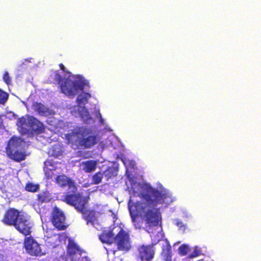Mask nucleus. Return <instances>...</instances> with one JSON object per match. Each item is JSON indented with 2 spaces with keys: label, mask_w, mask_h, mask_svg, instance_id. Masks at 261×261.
<instances>
[{
  "label": "nucleus",
  "mask_w": 261,
  "mask_h": 261,
  "mask_svg": "<svg viewBox=\"0 0 261 261\" xmlns=\"http://www.w3.org/2000/svg\"><path fill=\"white\" fill-rule=\"evenodd\" d=\"M142 189L143 191L138 194L141 200L133 202L129 200L128 203L132 221L137 228L142 227L143 222L146 226H156L162 218L155 207L159 204H164L169 197L166 192L153 188L148 184L143 185Z\"/></svg>",
  "instance_id": "f257e3e1"
},
{
  "label": "nucleus",
  "mask_w": 261,
  "mask_h": 261,
  "mask_svg": "<svg viewBox=\"0 0 261 261\" xmlns=\"http://www.w3.org/2000/svg\"><path fill=\"white\" fill-rule=\"evenodd\" d=\"M67 144L71 146H80L84 148H90L96 145L98 141V135L92 129L86 126H76L70 133L65 135Z\"/></svg>",
  "instance_id": "f03ea898"
},
{
  "label": "nucleus",
  "mask_w": 261,
  "mask_h": 261,
  "mask_svg": "<svg viewBox=\"0 0 261 261\" xmlns=\"http://www.w3.org/2000/svg\"><path fill=\"white\" fill-rule=\"evenodd\" d=\"M56 80L60 84L61 92L69 97L73 98L79 91H83L86 85L83 77L80 75H70L68 77L62 81V76L58 72L56 73Z\"/></svg>",
  "instance_id": "7ed1b4c3"
},
{
  "label": "nucleus",
  "mask_w": 261,
  "mask_h": 261,
  "mask_svg": "<svg viewBox=\"0 0 261 261\" xmlns=\"http://www.w3.org/2000/svg\"><path fill=\"white\" fill-rule=\"evenodd\" d=\"M22 143L23 140L16 136H12L9 139L6 147V153L9 159L17 162L25 160V154L20 150Z\"/></svg>",
  "instance_id": "20e7f679"
},
{
  "label": "nucleus",
  "mask_w": 261,
  "mask_h": 261,
  "mask_svg": "<svg viewBox=\"0 0 261 261\" xmlns=\"http://www.w3.org/2000/svg\"><path fill=\"white\" fill-rule=\"evenodd\" d=\"M23 248L31 256L40 257L45 254L39 244L32 236L26 237L23 241Z\"/></svg>",
  "instance_id": "39448f33"
},
{
  "label": "nucleus",
  "mask_w": 261,
  "mask_h": 261,
  "mask_svg": "<svg viewBox=\"0 0 261 261\" xmlns=\"http://www.w3.org/2000/svg\"><path fill=\"white\" fill-rule=\"evenodd\" d=\"M89 197H84L80 193H66L63 196L62 200L67 204L73 206L78 210L83 205H87Z\"/></svg>",
  "instance_id": "423d86ee"
},
{
  "label": "nucleus",
  "mask_w": 261,
  "mask_h": 261,
  "mask_svg": "<svg viewBox=\"0 0 261 261\" xmlns=\"http://www.w3.org/2000/svg\"><path fill=\"white\" fill-rule=\"evenodd\" d=\"M114 243L119 250L128 251L131 248L129 234L121 229L114 238Z\"/></svg>",
  "instance_id": "0eeeda50"
},
{
  "label": "nucleus",
  "mask_w": 261,
  "mask_h": 261,
  "mask_svg": "<svg viewBox=\"0 0 261 261\" xmlns=\"http://www.w3.org/2000/svg\"><path fill=\"white\" fill-rule=\"evenodd\" d=\"M50 220L58 230H64L67 227V225H65V217L63 212L57 206L53 208Z\"/></svg>",
  "instance_id": "6e6552de"
},
{
  "label": "nucleus",
  "mask_w": 261,
  "mask_h": 261,
  "mask_svg": "<svg viewBox=\"0 0 261 261\" xmlns=\"http://www.w3.org/2000/svg\"><path fill=\"white\" fill-rule=\"evenodd\" d=\"M14 226L20 233L25 237L30 235L31 233V225L30 221L27 217L23 214L20 215Z\"/></svg>",
  "instance_id": "1a4fd4ad"
},
{
  "label": "nucleus",
  "mask_w": 261,
  "mask_h": 261,
  "mask_svg": "<svg viewBox=\"0 0 261 261\" xmlns=\"http://www.w3.org/2000/svg\"><path fill=\"white\" fill-rule=\"evenodd\" d=\"M20 215L18 210L14 208H9L5 212L2 221L6 225L14 226Z\"/></svg>",
  "instance_id": "9d476101"
},
{
  "label": "nucleus",
  "mask_w": 261,
  "mask_h": 261,
  "mask_svg": "<svg viewBox=\"0 0 261 261\" xmlns=\"http://www.w3.org/2000/svg\"><path fill=\"white\" fill-rule=\"evenodd\" d=\"M139 257L141 260L151 261L154 257L155 250L153 245H142L138 248Z\"/></svg>",
  "instance_id": "9b49d317"
},
{
  "label": "nucleus",
  "mask_w": 261,
  "mask_h": 261,
  "mask_svg": "<svg viewBox=\"0 0 261 261\" xmlns=\"http://www.w3.org/2000/svg\"><path fill=\"white\" fill-rule=\"evenodd\" d=\"M56 184L62 188L67 187L74 192L76 190V187L74 181L64 174L57 175L55 178Z\"/></svg>",
  "instance_id": "f8f14e48"
},
{
  "label": "nucleus",
  "mask_w": 261,
  "mask_h": 261,
  "mask_svg": "<svg viewBox=\"0 0 261 261\" xmlns=\"http://www.w3.org/2000/svg\"><path fill=\"white\" fill-rule=\"evenodd\" d=\"M28 125L29 126V132L31 131L37 134H40L44 132V125L37 119L30 116L28 118Z\"/></svg>",
  "instance_id": "ddd939ff"
},
{
  "label": "nucleus",
  "mask_w": 261,
  "mask_h": 261,
  "mask_svg": "<svg viewBox=\"0 0 261 261\" xmlns=\"http://www.w3.org/2000/svg\"><path fill=\"white\" fill-rule=\"evenodd\" d=\"M87 205H83L77 211L82 214L83 218L86 221V223H93L96 220V212L93 210L86 208Z\"/></svg>",
  "instance_id": "4468645a"
},
{
  "label": "nucleus",
  "mask_w": 261,
  "mask_h": 261,
  "mask_svg": "<svg viewBox=\"0 0 261 261\" xmlns=\"http://www.w3.org/2000/svg\"><path fill=\"white\" fill-rule=\"evenodd\" d=\"M83 250L73 241L69 240L67 246V253L69 256L73 257L76 254L81 255Z\"/></svg>",
  "instance_id": "2eb2a0df"
},
{
  "label": "nucleus",
  "mask_w": 261,
  "mask_h": 261,
  "mask_svg": "<svg viewBox=\"0 0 261 261\" xmlns=\"http://www.w3.org/2000/svg\"><path fill=\"white\" fill-rule=\"evenodd\" d=\"M97 161L93 160L83 161L81 163L82 170L86 173H90L95 171Z\"/></svg>",
  "instance_id": "dca6fc26"
},
{
  "label": "nucleus",
  "mask_w": 261,
  "mask_h": 261,
  "mask_svg": "<svg viewBox=\"0 0 261 261\" xmlns=\"http://www.w3.org/2000/svg\"><path fill=\"white\" fill-rule=\"evenodd\" d=\"M51 199L50 194L48 191H42L37 194L36 201L38 205H41L43 203L49 202Z\"/></svg>",
  "instance_id": "f3484780"
},
{
  "label": "nucleus",
  "mask_w": 261,
  "mask_h": 261,
  "mask_svg": "<svg viewBox=\"0 0 261 261\" xmlns=\"http://www.w3.org/2000/svg\"><path fill=\"white\" fill-rule=\"evenodd\" d=\"M77 111L84 122L86 123H89V121L92 120V117L86 107L85 106H79Z\"/></svg>",
  "instance_id": "a211bd4d"
},
{
  "label": "nucleus",
  "mask_w": 261,
  "mask_h": 261,
  "mask_svg": "<svg viewBox=\"0 0 261 261\" xmlns=\"http://www.w3.org/2000/svg\"><path fill=\"white\" fill-rule=\"evenodd\" d=\"M32 109L39 115L43 116L48 112V109L41 102H34L32 106Z\"/></svg>",
  "instance_id": "6ab92c4d"
},
{
  "label": "nucleus",
  "mask_w": 261,
  "mask_h": 261,
  "mask_svg": "<svg viewBox=\"0 0 261 261\" xmlns=\"http://www.w3.org/2000/svg\"><path fill=\"white\" fill-rule=\"evenodd\" d=\"M114 234L112 231H104L99 236V239L102 243L110 244L114 240Z\"/></svg>",
  "instance_id": "aec40b11"
},
{
  "label": "nucleus",
  "mask_w": 261,
  "mask_h": 261,
  "mask_svg": "<svg viewBox=\"0 0 261 261\" xmlns=\"http://www.w3.org/2000/svg\"><path fill=\"white\" fill-rule=\"evenodd\" d=\"M91 97V94L88 92H83L76 98V102L79 106L85 105L88 103L89 99Z\"/></svg>",
  "instance_id": "412c9836"
},
{
  "label": "nucleus",
  "mask_w": 261,
  "mask_h": 261,
  "mask_svg": "<svg viewBox=\"0 0 261 261\" xmlns=\"http://www.w3.org/2000/svg\"><path fill=\"white\" fill-rule=\"evenodd\" d=\"M162 255L165 261H172L171 247L170 244L162 248Z\"/></svg>",
  "instance_id": "4be33fe9"
},
{
  "label": "nucleus",
  "mask_w": 261,
  "mask_h": 261,
  "mask_svg": "<svg viewBox=\"0 0 261 261\" xmlns=\"http://www.w3.org/2000/svg\"><path fill=\"white\" fill-rule=\"evenodd\" d=\"M27 124H28V119L27 120L23 117L19 118L18 120V125L21 128L22 134H26L29 133V130L24 127L25 125Z\"/></svg>",
  "instance_id": "5701e85b"
},
{
  "label": "nucleus",
  "mask_w": 261,
  "mask_h": 261,
  "mask_svg": "<svg viewBox=\"0 0 261 261\" xmlns=\"http://www.w3.org/2000/svg\"><path fill=\"white\" fill-rule=\"evenodd\" d=\"M24 189L28 192L34 193L39 190V185L29 182L26 184Z\"/></svg>",
  "instance_id": "b1692460"
},
{
  "label": "nucleus",
  "mask_w": 261,
  "mask_h": 261,
  "mask_svg": "<svg viewBox=\"0 0 261 261\" xmlns=\"http://www.w3.org/2000/svg\"><path fill=\"white\" fill-rule=\"evenodd\" d=\"M102 178V173L100 172H97L92 176V182L95 185L99 184L101 182Z\"/></svg>",
  "instance_id": "393cba45"
},
{
  "label": "nucleus",
  "mask_w": 261,
  "mask_h": 261,
  "mask_svg": "<svg viewBox=\"0 0 261 261\" xmlns=\"http://www.w3.org/2000/svg\"><path fill=\"white\" fill-rule=\"evenodd\" d=\"M202 254L200 249L198 247H195L193 251L189 255V258H194Z\"/></svg>",
  "instance_id": "a878e982"
},
{
  "label": "nucleus",
  "mask_w": 261,
  "mask_h": 261,
  "mask_svg": "<svg viewBox=\"0 0 261 261\" xmlns=\"http://www.w3.org/2000/svg\"><path fill=\"white\" fill-rule=\"evenodd\" d=\"M8 98V94L0 89V104H5Z\"/></svg>",
  "instance_id": "bb28decb"
},
{
  "label": "nucleus",
  "mask_w": 261,
  "mask_h": 261,
  "mask_svg": "<svg viewBox=\"0 0 261 261\" xmlns=\"http://www.w3.org/2000/svg\"><path fill=\"white\" fill-rule=\"evenodd\" d=\"M189 247L187 245H181L178 248V251L180 255H185L188 253Z\"/></svg>",
  "instance_id": "cd10ccee"
},
{
  "label": "nucleus",
  "mask_w": 261,
  "mask_h": 261,
  "mask_svg": "<svg viewBox=\"0 0 261 261\" xmlns=\"http://www.w3.org/2000/svg\"><path fill=\"white\" fill-rule=\"evenodd\" d=\"M4 81L7 84L10 85L11 83V79L7 71H5L3 77Z\"/></svg>",
  "instance_id": "c85d7f7f"
},
{
  "label": "nucleus",
  "mask_w": 261,
  "mask_h": 261,
  "mask_svg": "<svg viewBox=\"0 0 261 261\" xmlns=\"http://www.w3.org/2000/svg\"><path fill=\"white\" fill-rule=\"evenodd\" d=\"M48 153L50 156H53L55 158H58L60 155L62 154L60 150L56 151L55 149H50L48 151Z\"/></svg>",
  "instance_id": "c756f323"
},
{
  "label": "nucleus",
  "mask_w": 261,
  "mask_h": 261,
  "mask_svg": "<svg viewBox=\"0 0 261 261\" xmlns=\"http://www.w3.org/2000/svg\"><path fill=\"white\" fill-rule=\"evenodd\" d=\"M44 164L46 167L48 166H54V164H53L52 161L49 160H46L45 161H44Z\"/></svg>",
  "instance_id": "7c9ffc66"
},
{
  "label": "nucleus",
  "mask_w": 261,
  "mask_h": 261,
  "mask_svg": "<svg viewBox=\"0 0 261 261\" xmlns=\"http://www.w3.org/2000/svg\"><path fill=\"white\" fill-rule=\"evenodd\" d=\"M59 66H60L61 70H62L63 72L67 73H69V72L66 71L65 67L62 63H60L59 64Z\"/></svg>",
  "instance_id": "2f4dec72"
},
{
  "label": "nucleus",
  "mask_w": 261,
  "mask_h": 261,
  "mask_svg": "<svg viewBox=\"0 0 261 261\" xmlns=\"http://www.w3.org/2000/svg\"><path fill=\"white\" fill-rule=\"evenodd\" d=\"M3 117H5V115H0V126H1L3 124Z\"/></svg>",
  "instance_id": "473e14b6"
}]
</instances>
